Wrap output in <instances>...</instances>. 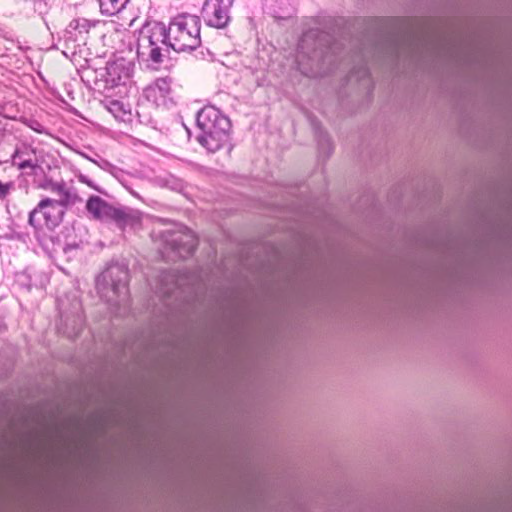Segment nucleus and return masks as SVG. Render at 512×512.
<instances>
[{"mask_svg": "<svg viewBox=\"0 0 512 512\" xmlns=\"http://www.w3.org/2000/svg\"><path fill=\"white\" fill-rule=\"evenodd\" d=\"M56 199L45 198L29 214V224L36 229H52L60 224L65 208L71 203V194L64 184H52Z\"/></svg>", "mask_w": 512, "mask_h": 512, "instance_id": "obj_1", "label": "nucleus"}, {"mask_svg": "<svg viewBox=\"0 0 512 512\" xmlns=\"http://www.w3.org/2000/svg\"><path fill=\"white\" fill-rule=\"evenodd\" d=\"M197 124L202 130L197 139L207 150L215 152L228 141L229 121L216 111H202L197 117Z\"/></svg>", "mask_w": 512, "mask_h": 512, "instance_id": "obj_3", "label": "nucleus"}, {"mask_svg": "<svg viewBox=\"0 0 512 512\" xmlns=\"http://www.w3.org/2000/svg\"><path fill=\"white\" fill-rule=\"evenodd\" d=\"M171 85L172 79L170 77H160L155 81L154 87L161 94V96L165 97L171 93Z\"/></svg>", "mask_w": 512, "mask_h": 512, "instance_id": "obj_9", "label": "nucleus"}, {"mask_svg": "<svg viewBox=\"0 0 512 512\" xmlns=\"http://www.w3.org/2000/svg\"><path fill=\"white\" fill-rule=\"evenodd\" d=\"M200 19L194 15H178L169 24L168 43L177 52L195 50L201 44Z\"/></svg>", "mask_w": 512, "mask_h": 512, "instance_id": "obj_2", "label": "nucleus"}, {"mask_svg": "<svg viewBox=\"0 0 512 512\" xmlns=\"http://www.w3.org/2000/svg\"><path fill=\"white\" fill-rule=\"evenodd\" d=\"M168 40V30L160 22H147L140 30L137 53L143 58H147L154 63L163 61L162 47Z\"/></svg>", "mask_w": 512, "mask_h": 512, "instance_id": "obj_4", "label": "nucleus"}, {"mask_svg": "<svg viewBox=\"0 0 512 512\" xmlns=\"http://www.w3.org/2000/svg\"><path fill=\"white\" fill-rule=\"evenodd\" d=\"M36 166H37V164L34 161H32L31 159L23 160L18 163L19 169H22V170L27 169V168L34 169Z\"/></svg>", "mask_w": 512, "mask_h": 512, "instance_id": "obj_11", "label": "nucleus"}, {"mask_svg": "<svg viewBox=\"0 0 512 512\" xmlns=\"http://www.w3.org/2000/svg\"><path fill=\"white\" fill-rule=\"evenodd\" d=\"M134 21H135V19L131 20L129 25L131 26L134 23Z\"/></svg>", "mask_w": 512, "mask_h": 512, "instance_id": "obj_13", "label": "nucleus"}, {"mask_svg": "<svg viewBox=\"0 0 512 512\" xmlns=\"http://www.w3.org/2000/svg\"><path fill=\"white\" fill-rule=\"evenodd\" d=\"M187 241L185 242V245L187 248L185 249L187 253H192L197 245V239L194 235H187Z\"/></svg>", "mask_w": 512, "mask_h": 512, "instance_id": "obj_10", "label": "nucleus"}, {"mask_svg": "<svg viewBox=\"0 0 512 512\" xmlns=\"http://www.w3.org/2000/svg\"><path fill=\"white\" fill-rule=\"evenodd\" d=\"M107 71L110 76L113 77V81H120L122 77H128V72L125 71L124 65L122 62H112L107 66Z\"/></svg>", "mask_w": 512, "mask_h": 512, "instance_id": "obj_8", "label": "nucleus"}, {"mask_svg": "<svg viewBox=\"0 0 512 512\" xmlns=\"http://www.w3.org/2000/svg\"><path fill=\"white\" fill-rule=\"evenodd\" d=\"M229 6L224 0H206L202 8L204 20L211 27L224 28L230 19Z\"/></svg>", "mask_w": 512, "mask_h": 512, "instance_id": "obj_6", "label": "nucleus"}, {"mask_svg": "<svg viewBox=\"0 0 512 512\" xmlns=\"http://www.w3.org/2000/svg\"><path fill=\"white\" fill-rule=\"evenodd\" d=\"M86 209L96 220H113L117 223H124L127 219L126 213L109 204L99 196H91L86 202Z\"/></svg>", "mask_w": 512, "mask_h": 512, "instance_id": "obj_5", "label": "nucleus"}, {"mask_svg": "<svg viewBox=\"0 0 512 512\" xmlns=\"http://www.w3.org/2000/svg\"><path fill=\"white\" fill-rule=\"evenodd\" d=\"M11 184H4L0 181V198H5L11 189Z\"/></svg>", "mask_w": 512, "mask_h": 512, "instance_id": "obj_12", "label": "nucleus"}, {"mask_svg": "<svg viewBox=\"0 0 512 512\" xmlns=\"http://www.w3.org/2000/svg\"><path fill=\"white\" fill-rule=\"evenodd\" d=\"M128 0H99L102 14L112 16L117 14Z\"/></svg>", "mask_w": 512, "mask_h": 512, "instance_id": "obj_7", "label": "nucleus"}]
</instances>
